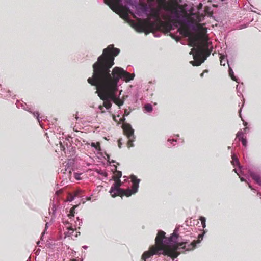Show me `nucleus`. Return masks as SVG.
<instances>
[{
    "instance_id": "obj_46",
    "label": "nucleus",
    "mask_w": 261,
    "mask_h": 261,
    "mask_svg": "<svg viewBox=\"0 0 261 261\" xmlns=\"http://www.w3.org/2000/svg\"><path fill=\"white\" fill-rule=\"evenodd\" d=\"M247 124V123L246 122L244 123V125L245 126H246Z\"/></svg>"
},
{
    "instance_id": "obj_47",
    "label": "nucleus",
    "mask_w": 261,
    "mask_h": 261,
    "mask_svg": "<svg viewBox=\"0 0 261 261\" xmlns=\"http://www.w3.org/2000/svg\"><path fill=\"white\" fill-rule=\"evenodd\" d=\"M54 207H53V213L55 212V210H54Z\"/></svg>"
},
{
    "instance_id": "obj_29",
    "label": "nucleus",
    "mask_w": 261,
    "mask_h": 261,
    "mask_svg": "<svg viewBox=\"0 0 261 261\" xmlns=\"http://www.w3.org/2000/svg\"><path fill=\"white\" fill-rule=\"evenodd\" d=\"M106 159H107V161L108 162H109L110 163H115V161L114 160H112L111 161H110V155L106 153Z\"/></svg>"
},
{
    "instance_id": "obj_25",
    "label": "nucleus",
    "mask_w": 261,
    "mask_h": 261,
    "mask_svg": "<svg viewBox=\"0 0 261 261\" xmlns=\"http://www.w3.org/2000/svg\"><path fill=\"white\" fill-rule=\"evenodd\" d=\"M48 225H49V224L48 223H46V224H45V230L42 233V236L41 237V239L42 240H43V235L45 234V231L47 229L48 227Z\"/></svg>"
},
{
    "instance_id": "obj_22",
    "label": "nucleus",
    "mask_w": 261,
    "mask_h": 261,
    "mask_svg": "<svg viewBox=\"0 0 261 261\" xmlns=\"http://www.w3.org/2000/svg\"><path fill=\"white\" fill-rule=\"evenodd\" d=\"M77 207V205L73 206L70 210V213L68 215V217L71 218V217L74 216V211L75 207Z\"/></svg>"
},
{
    "instance_id": "obj_37",
    "label": "nucleus",
    "mask_w": 261,
    "mask_h": 261,
    "mask_svg": "<svg viewBox=\"0 0 261 261\" xmlns=\"http://www.w3.org/2000/svg\"><path fill=\"white\" fill-rule=\"evenodd\" d=\"M249 185V187L251 189V190H253V188L252 187V186L249 184H248Z\"/></svg>"
},
{
    "instance_id": "obj_26",
    "label": "nucleus",
    "mask_w": 261,
    "mask_h": 261,
    "mask_svg": "<svg viewBox=\"0 0 261 261\" xmlns=\"http://www.w3.org/2000/svg\"><path fill=\"white\" fill-rule=\"evenodd\" d=\"M81 175V174H80V173H75L74 174V176L76 179L80 180L81 179V177H80Z\"/></svg>"
},
{
    "instance_id": "obj_14",
    "label": "nucleus",
    "mask_w": 261,
    "mask_h": 261,
    "mask_svg": "<svg viewBox=\"0 0 261 261\" xmlns=\"http://www.w3.org/2000/svg\"><path fill=\"white\" fill-rule=\"evenodd\" d=\"M229 66V75L231 77V79L236 82L238 83V79L234 76L233 71L232 70V69L230 67L229 64H228Z\"/></svg>"
},
{
    "instance_id": "obj_11",
    "label": "nucleus",
    "mask_w": 261,
    "mask_h": 261,
    "mask_svg": "<svg viewBox=\"0 0 261 261\" xmlns=\"http://www.w3.org/2000/svg\"><path fill=\"white\" fill-rule=\"evenodd\" d=\"M231 164L233 166H237L239 167L238 170H241L242 167L240 165L239 160L235 154L232 155Z\"/></svg>"
},
{
    "instance_id": "obj_43",
    "label": "nucleus",
    "mask_w": 261,
    "mask_h": 261,
    "mask_svg": "<svg viewBox=\"0 0 261 261\" xmlns=\"http://www.w3.org/2000/svg\"><path fill=\"white\" fill-rule=\"evenodd\" d=\"M60 191H56V194L58 195V194H59V193H60Z\"/></svg>"
},
{
    "instance_id": "obj_15",
    "label": "nucleus",
    "mask_w": 261,
    "mask_h": 261,
    "mask_svg": "<svg viewBox=\"0 0 261 261\" xmlns=\"http://www.w3.org/2000/svg\"><path fill=\"white\" fill-rule=\"evenodd\" d=\"M91 146L92 147H94L97 151L98 153H100L101 151L100 143L99 142L94 143L92 142L91 144Z\"/></svg>"
},
{
    "instance_id": "obj_1",
    "label": "nucleus",
    "mask_w": 261,
    "mask_h": 261,
    "mask_svg": "<svg viewBox=\"0 0 261 261\" xmlns=\"http://www.w3.org/2000/svg\"><path fill=\"white\" fill-rule=\"evenodd\" d=\"M119 49L115 48L113 44L109 45L103 49L102 54L98 57L97 60L92 65L93 73L88 82L92 86H96L98 96L103 100V106L100 105L98 109L104 113L103 107L107 109L112 106V101L120 107L124 101L120 98L122 90H118V82L120 79L127 83L133 80L134 74H130L119 67H115L111 72L110 69L114 65L115 57L120 53Z\"/></svg>"
},
{
    "instance_id": "obj_27",
    "label": "nucleus",
    "mask_w": 261,
    "mask_h": 261,
    "mask_svg": "<svg viewBox=\"0 0 261 261\" xmlns=\"http://www.w3.org/2000/svg\"><path fill=\"white\" fill-rule=\"evenodd\" d=\"M199 220L201 221V223L206 222V218L203 216L200 217Z\"/></svg>"
},
{
    "instance_id": "obj_33",
    "label": "nucleus",
    "mask_w": 261,
    "mask_h": 261,
    "mask_svg": "<svg viewBox=\"0 0 261 261\" xmlns=\"http://www.w3.org/2000/svg\"><path fill=\"white\" fill-rule=\"evenodd\" d=\"M129 114V112L127 110H125L124 111V116H127Z\"/></svg>"
},
{
    "instance_id": "obj_38",
    "label": "nucleus",
    "mask_w": 261,
    "mask_h": 261,
    "mask_svg": "<svg viewBox=\"0 0 261 261\" xmlns=\"http://www.w3.org/2000/svg\"><path fill=\"white\" fill-rule=\"evenodd\" d=\"M82 247H83L84 249H86L88 248V246H83Z\"/></svg>"
},
{
    "instance_id": "obj_7",
    "label": "nucleus",
    "mask_w": 261,
    "mask_h": 261,
    "mask_svg": "<svg viewBox=\"0 0 261 261\" xmlns=\"http://www.w3.org/2000/svg\"><path fill=\"white\" fill-rule=\"evenodd\" d=\"M123 129L125 135L128 139L127 145L128 147L134 146L133 142L135 141V136L134 135V130L132 127V126L128 123L123 124Z\"/></svg>"
},
{
    "instance_id": "obj_2",
    "label": "nucleus",
    "mask_w": 261,
    "mask_h": 261,
    "mask_svg": "<svg viewBox=\"0 0 261 261\" xmlns=\"http://www.w3.org/2000/svg\"><path fill=\"white\" fill-rule=\"evenodd\" d=\"M177 239V234L175 231L169 238H167L165 237V232L159 231L155 239V245L152 246L148 251L143 253L141 261H146L154 255L163 254L174 258L179 255L177 252L178 249L191 251L195 248L197 243L200 242V240L193 241L190 244L187 241L178 242Z\"/></svg>"
},
{
    "instance_id": "obj_12",
    "label": "nucleus",
    "mask_w": 261,
    "mask_h": 261,
    "mask_svg": "<svg viewBox=\"0 0 261 261\" xmlns=\"http://www.w3.org/2000/svg\"><path fill=\"white\" fill-rule=\"evenodd\" d=\"M186 24L189 26L190 27H191L192 28H194V23L189 20V19L187 17V16H185V17L182 19V20L181 21V22L179 23V24Z\"/></svg>"
},
{
    "instance_id": "obj_4",
    "label": "nucleus",
    "mask_w": 261,
    "mask_h": 261,
    "mask_svg": "<svg viewBox=\"0 0 261 261\" xmlns=\"http://www.w3.org/2000/svg\"><path fill=\"white\" fill-rule=\"evenodd\" d=\"M106 4L116 13L125 11L133 13L129 10L132 7L135 9L134 15L135 16L142 17L144 15L148 16V7L146 5L138 4L132 0H104Z\"/></svg>"
},
{
    "instance_id": "obj_44",
    "label": "nucleus",
    "mask_w": 261,
    "mask_h": 261,
    "mask_svg": "<svg viewBox=\"0 0 261 261\" xmlns=\"http://www.w3.org/2000/svg\"><path fill=\"white\" fill-rule=\"evenodd\" d=\"M203 75H204V73L203 72V73H202L200 74V77H203Z\"/></svg>"
},
{
    "instance_id": "obj_10",
    "label": "nucleus",
    "mask_w": 261,
    "mask_h": 261,
    "mask_svg": "<svg viewBox=\"0 0 261 261\" xmlns=\"http://www.w3.org/2000/svg\"><path fill=\"white\" fill-rule=\"evenodd\" d=\"M73 164V161L71 160H69L67 162H65L63 163L64 166H65V169L64 170V173H66V172H67L69 174L71 173L72 165ZM61 171H63V169H62Z\"/></svg>"
},
{
    "instance_id": "obj_28",
    "label": "nucleus",
    "mask_w": 261,
    "mask_h": 261,
    "mask_svg": "<svg viewBox=\"0 0 261 261\" xmlns=\"http://www.w3.org/2000/svg\"><path fill=\"white\" fill-rule=\"evenodd\" d=\"M75 223L77 225L81 226L82 224V221L81 220L79 219V217H77V221L75 222Z\"/></svg>"
},
{
    "instance_id": "obj_24",
    "label": "nucleus",
    "mask_w": 261,
    "mask_h": 261,
    "mask_svg": "<svg viewBox=\"0 0 261 261\" xmlns=\"http://www.w3.org/2000/svg\"><path fill=\"white\" fill-rule=\"evenodd\" d=\"M243 133L242 131H239L237 134V137L239 139H241V137H243Z\"/></svg>"
},
{
    "instance_id": "obj_9",
    "label": "nucleus",
    "mask_w": 261,
    "mask_h": 261,
    "mask_svg": "<svg viewBox=\"0 0 261 261\" xmlns=\"http://www.w3.org/2000/svg\"><path fill=\"white\" fill-rule=\"evenodd\" d=\"M161 8H151L149 14L150 18L158 20L160 17Z\"/></svg>"
},
{
    "instance_id": "obj_50",
    "label": "nucleus",
    "mask_w": 261,
    "mask_h": 261,
    "mask_svg": "<svg viewBox=\"0 0 261 261\" xmlns=\"http://www.w3.org/2000/svg\"><path fill=\"white\" fill-rule=\"evenodd\" d=\"M39 243H40V241H38V242H37V244H38V245H39Z\"/></svg>"
},
{
    "instance_id": "obj_34",
    "label": "nucleus",
    "mask_w": 261,
    "mask_h": 261,
    "mask_svg": "<svg viewBox=\"0 0 261 261\" xmlns=\"http://www.w3.org/2000/svg\"><path fill=\"white\" fill-rule=\"evenodd\" d=\"M121 140L122 139H120L119 140H118V146L120 148L121 147V145L122 144V143H121Z\"/></svg>"
},
{
    "instance_id": "obj_32",
    "label": "nucleus",
    "mask_w": 261,
    "mask_h": 261,
    "mask_svg": "<svg viewBox=\"0 0 261 261\" xmlns=\"http://www.w3.org/2000/svg\"><path fill=\"white\" fill-rule=\"evenodd\" d=\"M82 192V190H77L75 192V196H77L79 195V194H80L81 192Z\"/></svg>"
},
{
    "instance_id": "obj_19",
    "label": "nucleus",
    "mask_w": 261,
    "mask_h": 261,
    "mask_svg": "<svg viewBox=\"0 0 261 261\" xmlns=\"http://www.w3.org/2000/svg\"><path fill=\"white\" fill-rule=\"evenodd\" d=\"M177 142V140L174 139H169L167 140L168 142V146L169 147H171V146H175V143Z\"/></svg>"
},
{
    "instance_id": "obj_21",
    "label": "nucleus",
    "mask_w": 261,
    "mask_h": 261,
    "mask_svg": "<svg viewBox=\"0 0 261 261\" xmlns=\"http://www.w3.org/2000/svg\"><path fill=\"white\" fill-rule=\"evenodd\" d=\"M233 171L237 174V175H238L239 176L240 180L242 181H245V178L244 177H243L240 176V173L241 172V170H238L237 169H233Z\"/></svg>"
},
{
    "instance_id": "obj_18",
    "label": "nucleus",
    "mask_w": 261,
    "mask_h": 261,
    "mask_svg": "<svg viewBox=\"0 0 261 261\" xmlns=\"http://www.w3.org/2000/svg\"><path fill=\"white\" fill-rule=\"evenodd\" d=\"M227 63L228 65L229 64L228 61L227 59L224 56H221L220 57V64L222 66H225L226 65V63Z\"/></svg>"
},
{
    "instance_id": "obj_13",
    "label": "nucleus",
    "mask_w": 261,
    "mask_h": 261,
    "mask_svg": "<svg viewBox=\"0 0 261 261\" xmlns=\"http://www.w3.org/2000/svg\"><path fill=\"white\" fill-rule=\"evenodd\" d=\"M250 175L257 184L261 186V178L259 175L254 172H251Z\"/></svg>"
},
{
    "instance_id": "obj_5",
    "label": "nucleus",
    "mask_w": 261,
    "mask_h": 261,
    "mask_svg": "<svg viewBox=\"0 0 261 261\" xmlns=\"http://www.w3.org/2000/svg\"><path fill=\"white\" fill-rule=\"evenodd\" d=\"M130 178L133 184L131 189L128 188L126 190L121 189L120 186L122 183L120 180L114 182L109 191V193L112 197H115L117 196L122 195L129 197L136 194L138 191L140 180L134 175H132L130 176Z\"/></svg>"
},
{
    "instance_id": "obj_30",
    "label": "nucleus",
    "mask_w": 261,
    "mask_h": 261,
    "mask_svg": "<svg viewBox=\"0 0 261 261\" xmlns=\"http://www.w3.org/2000/svg\"><path fill=\"white\" fill-rule=\"evenodd\" d=\"M178 30L180 31V34H186L187 33V31L185 30L184 29L180 28Z\"/></svg>"
},
{
    "instance_id": "obj_6",
    "label": "nucleus",
    "mask_w": 261,
    "mask_h": 261,
    "mask_svg": "<svg viewBox=\"0 0 261 261\" xmlns=\"http://www.w3.org/2000/svg\"><path fill=\"white\" fill-rule=\"evenodd\" d=\"M162 8L169 14V17L173 20L177 21L178 23L186 16L184 15V10L179 5L167 6L165 4L162 5Z\"/></svg>"
},
{
    "instance_id": "obj_51",
    "label": "nucleus",
    "mask_w": 261,
    "mask_h": 261,
    "mask_svg": "<svg viewBox=\"0 0 261 261\" xmlns=\"http://www.w3.org/2000/svg\"><path fill=\"white\" fill-rule=\"evenodd\" d=\"M247 127L245 128H244V130H247Z\"/></svg>"
},
{
    "instance_id": "obj_8",
    "label": "nucleus",
    "mask_w": 261,
    "mask_h": 261,
    "mask_svg": "<svg viewBox=\"0 0 261 261\" xmlns=\"http://www.w3.org/2000/svg\"><path fill=\"white\" fill-rule=\"evenodd\" d=\"M17 107L18 108H19L20 107H21L23 109L31 113H32L33 116L37 119L38 122L39 123L40 125L41 126V121L42 120L41 119V117H39V114L38 112H32L31 110V108L30 107H29V106H27L26 105V103H18V104H17Z\"/></svg>"
},
{
    "instance_id": "obj_20",
    "label": "nucleus",
    "mask_w": 261,
    "mask_h": 261,
    "mask_svg": "<svg viewBox=\"0 0 261 261\" xmlns=\"http://www.w3.org/2000/svg\"><path fill=\"white\" fill-rule=\"evenodd\" d=\"M145 110L146 112H151L152 111V106L151 104L148 103L144 106Z\"/></svg>"
},
{
    "instance_id": "obj_40",
    "label": "nucleus",
    "mask_w": 261,
    "mask_h": 261,
    "mask_svg": "<svg viewBox=\"0 0 261 261\" xmlns=\"http://www.w3.org/2000/svg\"><path fill=\"white\" fill-rule=\"evenodd\" d=\"M91 198L90 197H89L87 198V200L89 201V200H91Z\"/></svg>"
},
{
    "instance_id": "obj_31",
    "label": "nucleus",
    "mask_w": 261,
    "mask_h": 261,
    "mask_svg": "<svg viewBox=\"0 0 261 261\" xmlns=\"http://www.w3.org/2000/svg\"><path fill=\"white\" fill-rule=\"evenodd\" d=\"M75 196H70L68 199V201H69V202H71L72 201H73L74 198H75Z\"/></svg>"
},
{
    "instance_id": "obj_41",
    "label": "nucleus",
    "mask_w": 261,
    "mask_h": 261,
    "mask_svg": "<svg viewBox=\"0 0 261 261\" xmlns=\"http://www.w3.org/2000/svg\"><path fill=\"white\" fill-rule=\"evenodd\" d=\"M257 195L261 197V193L260 192H257Z\"/></svg>"
},
{
    "instance_id": "obj_42",
    "label": "nucleus",
    "mask_w": 261,
    "mask_h": 261,
    "mask_svg": "<svg viewBox=\"0 0 261 261\" xmlns=\"http://www.w3.org/2000/svg\"><path fill=\"white\" fill-rule=\"evenodd\" d=\"M77 233L80 234V232H76V234H75V235H74L75 237H77L78 236V234H77Z\"/></svg>"
},
{
    "instance_id": "obj_35",
    "label": "nucleus",
    "mask_w": 261,
    "mask_h": 261,
    "mask_svg": "<svg viewBox=\"0 0 261 261\" xmlns=\"http://www.w3.org/2000/svg\"><path fill=\"white\" fill-rule=\"evenodd\" d=\"M204 233H202V234H199V235H198V238H199V239H202L203 237V236H204Z\"/></svg>"
},
{
    "instance_id": "obj_16",
    "label": "nucleus",
    "mask_w": 261,
    "mask_h": 261,
    "mask_svg": "<svg viewBox=\"0 0 261 261\" xmlns=\"http://www.w3.org/2000/svg\"><path fill=\"white\" fill-rule=\"evenodd\" d=\"M68 229V231L64 233L65 238L73 236L74 229L72 227H69Z\"/></svg>"
},
{
    "instance_id": "obj_48",
    "label": "nucleus",
    "mask_w": 261,
    "mask_h": 261,
    "mask_svg": "<svg viewBox=\"0 0 261 261\" xmlns=\"http://www.w3.org/2000/svg\"><path fill=\"white\" fill-rule=\"evenodd\" d=\"M251 11L252 12H256V11H254V10H251Z\"/></svg>"
},
{
    "instance_id": "obj_39",
    "label": "nucleus",
    "mask_w": 261,
    "mask_h": 261,
    "mask_svg": "<svg viewBox=\"0 0 261 261\" xmlns=\"http://www.w3.org/2000/svg\"><path fill=\"white\" fill-rule=\"evenodd\" d=\"M124 120H125V118H124V117H123V118H121V121L123 122V121H124Z\"/></svg>"
},
{
    "instance_id": "obj_45",
    "label": "nucleus",
    "mask_w": 261,
    "mask_h": 261,
    "mask_svg": "<svg viewBox=\"0 0 261 261\" xmlns=\"http://www.w3.org/2000/svg\"><path fill=\"white\" fill-rule=\"evenodd\" d=\"M208 72V70H205L204 71L203 73H207Z\"/></svg>"
},
{
    "instance_id": "obj_52",
    "label": "nucleus",
    "mask_w": 261,
    "mask_h": 261,
    "mask_svg": "<svg viewBox=\"0 0 261 261\" xmlns=\"http://www.w3.org/2000/svg\"><path fill=\"white\" fill-rule=\"evenodd\" d=\"M246 25H245V26H244V27H243L242 28H246Z\"/></svg>"
},
{
    "instance_id": "obj_49",
    "label": "nucleus",
    "mask_w": 261,
    "mask_h": 261,
    "mask_svg": "<svg viewBox=\"0 0 261 261\" xmlns=\"http://www.w3.org/2000/svg\"><path fill=\"white\" fill-rule=\"evenodd\" d=\"M175 136L177 137H179V135H176Z\"/></svg>"
},
{
    "instance_id": "obj_3",
    "label": "nucleus",
    "mask_w": 261,
    "mask_h": 261,
    "mask_svg": "<svg viewBox=\"0 0 261 261\" xmlns=\"http://www.w3.org/2000/svg\"><path fill=\"white\" fill-rule=\"evenodd\" d=\"M189 45L193 47L190 53L193 55L194 60L190 63L193 66L200 65L210 56L213 50L212 43L206 37H203L200 42H198L196 38H191Z\"/></svg>"
},
{
    "instance_id": "obj_17",
    "label": "nucleus",
    "mask_w": 261,
    "mask_h": 261,
    "mask_svg": "<svg viewBox=\"0 0 261 261\" xmlns=\"http://www.w3.org/2000/svg\"><path fill=\"white\" fill-rule=\"evenodd\" d=\"M122 176V172L119 171H116L115 172V175L114 177V180L115 182L117 180H120V178Z\"/></svg>"
},
{
    "instance_id": "obj_23",
    "label": "nucleus",
    "mask_w": 261,
    "mask_h": 261,
    "mask_svg": "<svg viewBox=\"0 0 261 261\" xmlns=\"http://www.w3.org/2000/svg\"><path fill=\"white\" fill-rule=\"evenodd\" d=\"M239 140L241 141L244 147H246L247 145V139L244 137H241V139H239Z\"/></svg>"
},
{
    "instance_id": "obj_36",
    "label": "nucleus",
    "mask_w": 261,
    "mask_h": 261,
    "mask_svg": "<svg viewBox=\"0 0 261 261\" xmlns=\"http://www.w3.org/2000/svg\"><path fill=\"white\" fill-rule=\"evenodd\" d=\"M201 225H202V227H203V228H205V227H206V222L205 223H201Z\"/></svg>"
}]
</instances>
